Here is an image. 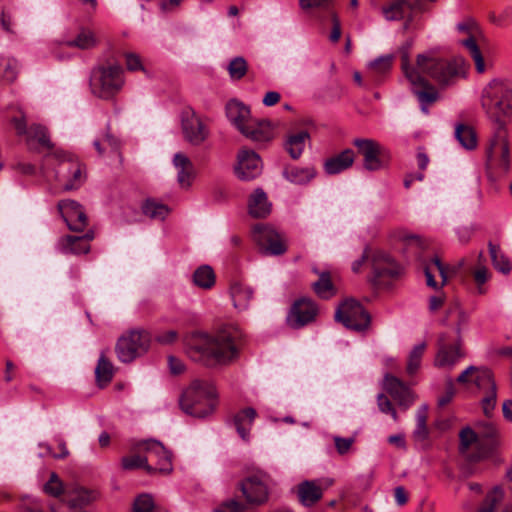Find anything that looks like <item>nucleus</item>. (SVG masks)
<instances>
[{"instance_id":"dca6fc26","label":"nucleus","mask_w":512,"mask_h":512,"mask_svg":"<svg viewBox=\"0 0 512 512\" xmlns=\"http://www.w3.org/2000/svg\"><path fill=\"white\" fill-rule=\"evenodd\" d=\"M353 145L363 156V165L369 171L383 168L390 158L388 150L375 140L357 138Z\"/></svg>"},{"instance_id":"8fccbe9b","label":"nucleus","mask_w":512,"mask_h":512,"mask_svg":"<svg viewBox=\"0 0 512 512\" xmlns=\"http://www.w3.org/2000/svg\"><path fill=\"white\" fill-rule=\"evenodd\" d=\"M394 60V55L387 54L378 57L369 64V68L375 74L376 81H379L381 76L390 72Z\"/></svg>"},{"instance_id":"864d4df0","label":"nucleus","mask_w":512,"mask_h":512,"mask_svg":"<svg viewBox=\"0 0 512 512\" xmlns=\"http://www.w3.org/2000/svg\"><path fill=\"white\" fill-rule=\"evenodd\" d=\"M227 70L231 79L240 80L246 75L248 65L243 57H235L229 62Z\"/></svg>"},{"instance_id":"c756f323","label":"nucleus","mask_w":512,"mask_h":512,"mask_svg":"<svg viewBox=\"0 0 512 512\" xmlns=\"http://www.w3.org/2000/svg\"><path fill=\"white\" fill-rule=\"evenodd\" d=\"M317 175L314 167H298L290 165L283 170V176L296 185H306Z\"/></svg>"},{"instance_id":"69168bd1","label":"nucleus","mask_w":512,"mask_h":512,"mask_svg":"<svg viewBox=\"0 0 512 512\" xmlns=\"http://www.w3.org/2000/svg\"><path fill=\"white\" fill-rule=\"evenodd\" d=\"M330 15L332 20V30L329 35V39L331 42L336 43L341 37V24L337 14L334 11H331Z\"/></svg>"},{"instance_id":"aec40b11","label":"nucleus","mask_w":512,"mask_h":512,"mask_svg":"<svg viewBox=\"0 0 512 512\" xmlns=\"http://www.w3.org/2000/svg\"><path fill=\"white\" fill-rule=\"evenodd\" d=\"M58 210L71 231L82 232L88 225V218L83 207L74 200H61Z\"/></svg>"},{"instance_id":"f03ea898","label":"nucleus","mask_w":512,"mask_h":512,"mask_svg":"<svg viewBox=\"0 0 512 512\" xmlns=\"http://www.w3.org/2000/svg\"><path fill=\"white\" fill-rule=\"evenodd\" d=\"M481 107L493 124L487 149L488 160L499 157L500 167L507 170L510 163L508 126H512V83L499 79L489 82L482 90Z\"/></svg>"},{"instance_id":"de8ad7c7","label":"nucleus","mask_w":512,"mask_h":512,"mask_svg":"<svg viewBox=\"0 0 512 512\" xmlns=\"http://www.w3.org/2000/svg\"><path fill=\"white\" fill-rule=\"evenodd\" d=\"M425 350L426 343L421 342L415 345L410 351L406 367L408 375L412 376L419 370Z\"/></svg>"},{"instance_id":"e433bc0d","label":"nucleus","mask_w":512,"mask_h":512,"mask_svg":"<svg viewBox=\"0 0 512 512\" xmlns=\"http://www.w3.org/2000/svg\"><path fill=\"white\" fill-rule=\"evenodd\" d=\"M132 455L124 456L121 459V466L123 470H136V469H144L148 474L153 475L152 465L147 463V457L143 452H138L135 450V444L132 447Z\"/></svg>"},{"instance_id":"c85d7f7f","label":"nucleus","mask_w":512,"mask_h":512,"mask_svg":"<svg viewBox=\"0 0 512 512\" xmlns=\"http://www.w3.org/2000/svg\"><path fill=\"white\" fill-rule=\"evenodd\" d=\"M97 499V493L83 487H74L66 491L68 506L75 510H82Z\"/></svg>"},{"instance_id":"393cba45","label":"nucleus","mask_w":512,"mask_h":512,"mask_svg":"<svg viewBox=\"0 0 512 512\" xmlns=\"http://www.w3.org/2000/svg\"><path fill=\"white\" fill-rule=\"evenodd\" d=\"M355 160V153L352 149H345L342 152L327 158L323 163L324 172L327 175H336L349 169Z\"/></svg>"},{"instance_id":"f8f14e48","label":"nucleus","mask_w":512,"mask_h":512,"mask_svg":"<svg viewBox=\"0 0 512 512\" xmlns=\"http://www.w3.org/2000/svg\"><path fill=\"white\" fill-rule=\"evenodd\" d=\"M462 337L452 338L447 333L439 336L434 365L438 368L452 369L463 357Z\"/></svg>"},{"instance_id":"5fc2aeb1","label":"nucleus","mask_w":512,"mask_h":512,"mask_svg":"<svg viewBox=\"0 0 512 512\" xmlns=\"http://www.w3.org/2000/svg\"><path fill=\"white\" fill-rule=\"evenodd\" d=\"M503 498V491L499 487H495L487 494L479 512H495L497 505Z\"/></svg>"},{"instance_id":"13d9d810","label":"nucleus","mask_w":512,"mask_h":512,"mask_svg":"<svg viewBox=\"0 0 512 512\" xmlns=\"http://www.w3.org/2000/svg\"><path fill=\"white\" fill-rule=\"evenodd\" d=\"M134 512H157L153 498L148 494L139 495L133 505Z\"/></svg>"},{"instance_id":"a211bd4d","label":"nucleus","mask_w":512,"mask_h":512,"mask_svg":"<svg viewBox=\"0 0 512 512\" xmlns=\"http://www.w3.org/2000/svg\"><path fill=\"white\" fill-rule=\"evenodd\" d=\"M252 236L260 250L266 255H281L286 252V246L281 236L272 227L256 225L253 228Z\"/></svg>"},{"instance_id":"338daca9","label":"nucleus","mask_w":512,"mask_h":512,"mask_svg":"<svg viewBox=\"0 0 512 512\" xmlns=\"http://www.w3.org/2000/svg\"><path fill=\"white\" fill-rule=\"evenodd\" d=\"M374 250L366 247L363 251L362 256L352 263L351 269L354 273H359L362 270L363 265L369 260L371 263V255Z\"/></svg>"},{"instance_id":"5701e85b","label":"nucleus","mask_w":512,"mask_h":512,"mask_svg":"<svg viewBox=\"0 0 512 512\" xmlns=\"http://www.w3.org/2000/svg\"><path fill=\"white\" fill-rule=\"evenodd\" d=\"M317 314V306L310 299L297 300L288 315V322L293 328H301L312 322Z\"/></svg>"},{"instance_id":"79ce46f5","label":"nucleus","mask_w":512,"mask_h":512,"mask_svg":"<svg viewBox=\"0 0 512 512\" xmlns=\"http://www.w3.org/2000/svg\"><path fill=\"white\" fill-rule=\"evenodd\" d=\"M95 375L97 382L100 385H106L111 382L114 375V368L112 363L105 357L104 353H102L99 357Z\"/></svg>"},{"instance_id":"09e8293b","label":"nucleus","mask_w":512,"mask_h":512,"mask_svg":"<svg viewBox=\"0 0 512 512\" xmlns=\"http://www.w3.org/2000/svg\"><path fill=\"white\" fill-rule=\"evenodd\" d=\"M64 45L82 50L91 49L96 45V38L93 32L83 29L74 40L65 41Z\"/></svg>"},{"instance_id":"9d476101","label":"nucleus","mask_w":512,"mask_h":512,"mask_svg":"<svg viewBox=\"0 0 512 512\" xmlns=\"http://www.w3.org/2000/svg\"><path fill=\"white\" fill-rule=\"evenodd\" d=\"M335 319L347 329L357 332L368 329L371 322L370 314L354 299H347L340 304L336 310Z\"/></svg>"},{"instance_id":"e2e57ef3","label":"nucleus","mask_w":512,"mask_h":512,"mask_svg":"<svg viewBox=\"0 0 512 512\" xmlns=\"http://www.w3.org/2000/svg\"><path fill=\"white\" fill-rule=\"evenodd\" d=\"M333 439L336 450L340 455H345L346 453H348V451L351 449L355 441L353 437L343 438L340 436H335Z\"/></svg>"},{"instance_id":"f257e3e1","label":"nucleus","mask_w":512,"mask_h":512,"mask_svg":"<svg viewBox=\"0 0 512 512\" xmlns=\"http://www.w3.org/2000/svg\"><path fill=\"white\" fill-rule=\"evenodd\" d=\"M412 40L403 43L398 53L401 60V70L411 85V90L417 97L421 110L428 113V106L438 99V91L426 77L439 85H449L463 73L462 59L447 60L437 56L434 51H426L416 56L415 63L409 59Z\"/></svg>"},{"instance_id":"473e14b6","label":"nucleus","mask_w":512,"mask_h":512,"mask_svg":"<svg viewBox=\"0 0 512 512\" xmlns=\"http://www.w3.org/2000/svg\"><path fill=\"white\" fill-rule=\"evenodd\" d=\"M424 273L426 276V283L429 287L434 289L438 288V283L435 280L436 273L441 277V286H443L448 279L447 267L441 262L438 257H434L429 263L424 265Z\"/></svg>"},{"instance_id":"052dcab7","label":"nucleus","mask_w":512,"mask_h":512,"mask_svg":"<svg viewBox=\"0 0 512 512\" xmlns=\"http://www.w3.org/2000/svg\"><path fill=\"white\" fill-rule=\"evenodd\" d=\"M20 509L25 512H44L40 500L25 496L21 499Z\"/></svg>"},{"instance_id":"b1692460","label":"nucleus","mask_w":512,"mask_h":512,"mask_svg":"<svg viewBox=\"0 0 512 512\" xmlns=\"http://www.w3.org/2000/svg\"><path fill=\"white\" fill-rule=\"evenodd\" d=\"M94 239V232L87 231L82 236L66 235L59 239L58 248L64 254H86L90 250L89 242Z\"/></svg>"},{"instance_id":"37998d69","label":"nucleus","mask_w":512,"mask_h":512,"mask_svg":"<svg viewBox=\"0 0 512 512\" xmlns=\"http://www.w3.org/2000/svg\"><path fill=\"white\" fill-rule=\"evenodd\" d=\"M488 248L494 268L503 274L510 273L511 264L508 258L501 252L500 247L489 242Z\"/></svg>"},{"instance_id":"bb28decb","label":"nucleus","mask_w":512,"mask_h":512,"mask_svg":"<svg viewBox=\"0 0 512 512\" xmlns=\"http://www.w3.org/2000/svg\"><path fill=\"white\" fill-rule=\"evenodd\" d=\"M226 116L228 120L239 130L245 131L243 128L250 121V109L237 100H231L226 105Z\"/></svg>"},{"instance_id":"6e6d98bb","label":"nucleus","mask_w":512,"mask_h":512,"mask_svg":"<svg viewBox=\"0 0 512 512\" xmlns=\"http://www.w3.org/2000/svg\"><path fill=\"white\" fill-rule=\"evenodd\" d=\"M0 66L3 68V77L8 82H13L18 73L19 64L14 58H3Z\"/></svg>"},{"instance_id":"4c0bfd02","label":"nucleus","mask_w":512,"mask_h":512,"mask_svg":"<svg viewBox=\"0 0 512 512\" xmlns=\"http://www.w3.org/2000/svg\"><path fill=\"white\" fill-rule=\"evenodd\" d=\"M230 295L234 307L238 310H245L252 299L253 290L245 284L234 283L230 288Z\"/></svg>"},{"instance_id":"2f4dec72","label":"nucleus","mask_w":512,"mask_h":512,"mask_svg":"<svg viewBox=\"0 0 512 512\" xmlns=\"http://www.w3.org/2000/svg\"><path fill=\"white\" fill-rule=\"evenodd\" d=\"M323 495V491L314 481H303L298 485V497L302 505L310 507L318 502Z\"/></svg>"},{"instance_id":"f704fd0d","label":"nucleus","mask_w":512,"mask_h":512,"mask_svg":"<svg viewBox=\"0 0 512 512\" xmlns=\"http://www.w3.org/2000/svg\"><path fill=\"white\" fill-rule=\"evenodd\" d=\"M413 10V2L409 0H394L382 8L383 15L388 21L401 20L407 12Z\"/></svg>"},{"instance_id":"603ef678","label":"nucleus","mask_w":512,"mask_h":512,"mask_svg":"<svg viewBox=\"0 0 512 512\" xmlns=\"http://www.w3.org/2000/svg\"><path fill=\"white\" fill-rule=\"evenodd\" d=\"M428 417V406L422 405L416 413V428L414 430V437L418 440H425L428 437V428L426 425Z\"/></svg>"},{"instance_id":"2eb2a0df","label":"nucleus","mask_w":512,"mask_h":512,"mask_svg":"<svg viewBox=\"0 0 512 512\" xmlns=\"http://www.w3.org/2000/svg\"><path fill=\"white\" fill-rule=\"evenodd\" d=\"M476 434L480 440L478 451L469 456V460L476 462L491 456L500 446V436L497 427L490 421H481L476 424Z\"/></svg>"},{"instance_id":"f3484780","label":"nucleus","mask_w":512,"mask_h":512,"mask_svg":"<svg viewBox=\"0 0 512 512\" xmlns=\"http://www.w3.org/2000/svg\"><path fill=\"white\" fill-rule=\"evenodd\" d=\"M181 128L184 139L194 146L202 144L209 135L206 125L191 108H185L182 111Z\"/></svg>"},{"instance_id":"6e6552de","label":"nucleus","mask_w":512,"mask_h":512,"mask_svg":"<svg viewBox=\"0 0 512 512\" xmlns=\"http://www.w3.org/2000/svg\"><path fill=\"white\" fill-rule=\"evenodd\" d=\"M402 274V267L388 253L374 250L371 255L369 282L375 287H388Z\"/></svg>"},{"instance_id":"cd10ccee","label":"nucleus","mask_w":512,"mask_h":512,"mask_svg":"<svg viewBox=\"0 0 512 512\" xmlns=\"http://www.w3.org/2000/svg\"><path fill=\"white\" fill-rule=\"evenodd\" d=\"M309 140L310 134L307 130L288 133L284 143L285 150L292 159L297 160L303 154Z\"/></svg>"},{"instance_id":"4be33fe9","label":"nucleus","mask_w":512,"mask_h":512,"mask_svg":"<svg viewBox=\"0 0 512 512\" xmlns=\"http://www.w3.org/2000/svg\"><path fill=\"white\" fill-rule=\"evenodd\" d=\"M384 389L403 410H407L415 401V396L410 388L393 375L385 376Z\"/></svg>"},{"instance_id":"4468645a","label":"nucleus","mask_w":512,"mask_h":512,"mask_svg":"<svg viewBox=\"0 0 512 512\" xmlns=\"http://www.w3.org/2000/svg\"><path fill=\"white\" fill-rule=\"evenodd\" d=\"M238 488L248 505L261 506L269 499L270 479L265 474L251 475L244 478Z\"/></svg>"},{"instance_id":"ea45409f","label":"nucleus","mask_w":512,"mask_h":512,"mask_svg":"<svg viewBox=\"0 0 512 512\" xmlns=\"http://www.w3.org/2000/svg\"><path fill=\"white\" fill-rule=\"evenodd\" d=\"M455 138L467 150H473L477 146L476 133L468 125L458 124L455 128Z\"/></svg>"},{"instance_id":"680f3d73","label":"nucleus","mask_w":512,"mask_h":512,"mask_svg":"<svg viewBox=\"0 0 512 512\" xmlns=\"http://www.w3.org/2000/svg\"><path fill=\"white\" fill-rule=\"evenodd\" d=\"M246 506L235 500L231 499L224 502L219 508L215 509L214 512H245Z\"/></svg>"},{"instance_id":"1a4fd4ad","label":"nucleus","mask_w":512,"mask_h":512,"mask_svg":"<svg viewBox=\"0 0 512 512\" xmlns=\"http://www.w3.org/2000/svg\"><path fill=\"white\" fill-rule=\"evenodd\" d=\"M151 337L143 329L131 330L120 337L116 344V354L123 363H130L149 349Z\"/></svg>"},{"instance_id":"ddd939ff","label":"nucleus","mask_w":512,"mask_h":512,"mask_svg":"<svg viewBox=\"0 0 512 512\" xmlns=\"http://www.w3.org/2000/svg\"><path fill=\"white\" fill-rule=\"evenodd\" d=\"M456 30L460 34L467 35L460 43L468 51L474 60L475 68L478 73L485 71V62L476 40L482 35V30L475 19L467 17L456 24Z\"/></svg>"},{"instance_id":"0e129e2a","label":"nucleus","mask_w":512,"mask_h":512,"mask_svg":"<svg viewBox=\"0 0 512 512\" xmlns=\"http://www.w3.org/2000/svg\"><path fill=\"white\" fill-rule=\"evenodd\" d=\"M126 67L129 71H145L140 56L129 52L125 54Z\"/></svg>"},{"instance_id":"bf43d9fd","label":"nucleus","mask_w":512,"mask_h":512,"mask_svg":"<svg viewBox=\"0 0 512 512\" xmlns=\"http://www.w3.org/2000/svg\"><path fill=\"white\" fill-rule=\"evenodd\" d=\"M377 404L382 413L390 414L394 421H398V414L387 396L379 394Z\"/></svg>"},{"instance_id":"7ed1b4c3","label":"nucleus","mask_w":512,"mask_h":512,"mask_svg":"<svg viewBox=\"0 0 512 512\" xmlns=\"http://www.w3.org/2000/svg\"><path fill=\"white\" fill-rule=\"evenodd\" d=\"M240 338V331L232 326H225L213 335L194 333L188 342V353L193 360L206 365L224 364L237 356Z\"/></svg>"},{"instance_id":"3c124183","label":"nucleus","mask_w":512,"mask_h":512,"mask_svg":"<svg viewBox=\"0 0 512 512\" xmlns=\"http://www.w3.org/2000/svg\"><path fill=\"white\" fill-rule=\"evenodd\" d=\"M448 317L454 318V331H455V337L459 338L462 337V331L467 327L469 316L467 313H465L463 310H461L458 306H454L449 309L448 311Z\"/></svg>"},{"instance_id":"c9c22d12","label":"nucleus","mask_w":512,"mask_h":512,"mask_svg":"<svg viewBox=\"0 0 512 512\" xmlns=\"http://www.w3.org/2000/svg\"><path fill=\"white\" fill-rule=\"evenodd\" d=\"M249 213L255 218H263L270 213V204L262 189H256L250 196Z\"/></svg>"},{"instance_id":"a18cd8bd","label":"nucleus","mask_w":512,"mask_h":512,"mask_svg":"<svg viewBox=\"0 0 512 512\" xmlns=\"http://www.w3.org/2000/svg\"><path fill=\"white\" fill-rule=\"evenodd\" d=\"M459 438V451L461 454L465 455L469 459V456L473 454L469 453V448L472 445H475L476 451H478V442L480 441L478 439L479 437L477 436L476 432L473 429H471L470 427H466L460 431Z\"/></svg>"},{"instance_id":"20e7f679","label":"nucleus","mask_w":512,"mask_h":512,"mask_svg":"<svg viewBox=\"0 0 512 512\" xmlns=\"http://www.w3.org/2000/svg\"><path fill=\"white\" fill-rule=\"evenodd\" d=\"M217 392L214 384L205 379H195L183 391L179 404L182 411L190 416L205 418L217 406Z\"/></svg>"},{"instance_id":"a878e982","label":"nucleus","mask_w":512,"mask_h":512,"mask_svg":"<svg viewBox=\"0 0 512 512\" xmlns=\"http://www.w3.org/2000/svg\"><path fill=\"white\" fill-rule=\"evenodd\" d=\"M173 164L177 169V180L180 186L190 187L195 177V168L191 160L183 153H176Z\"/></svg>"},{"instance_id":"774afa93","label":"nucleus","mask_w":512,"mask_h":512,"mask_svg":"<svg viewBox=\"0 0 512 512\" xmlns=\"http://www.w3.org/2000/svg\"><path fill=\"white\" fill-rule=\"evenodd\" d=\"M178 339V333L175 330H168L159 333L156 336V341L163 345H169L174 343Z\"/></svg>"},{"instance_id":"412c9836","label":"nucleus","mask_w":512,"mask_h":512,"mask_svg":"<svg viewBox=\"0 0 512 512\" xmlns=\"http://www.w3.org/2000/svg\"><path fill=\"white\" fill-rule=\"evenodd\" d=\"M11 123L13 124L18 135L26 136V140L29 145L31 141L36 140L43 147H52L46 128L38 124H33L28 128L25 117L22 114V112L19 113V116H14L11 119Z\"/></svg>"},{"instance_id":"6ab92c4d","label":"nucleus","mask_w":512,"mask_h":512,"mask_svg":"<svg viewBox=\"0 0 512 512\" xmlns=\"http://www.w3.org/2000/svg\"><path fill=\"white\" fill-rule=\"evenodd\" d=\"M262 172V161L253 150L242 148L237 155L235 174L242 181H251Z\"/></svg>"},{"instance_id":"c03bdc74","label":"nucleus","mask_w":512,"mask_h":512,"mask_svg":"<svg viewBox=\"0 0 512 512\" xmlns=\"http://www.w3.org/2000/svg\"><path fill=\"white\" fill-rule=\"evenodd\" d=\"M400 239L403 243L404 250L414 255L416 258L420 257V253L425 249L426 243L417 235L402 233Z\"/></svg>"},{"instance_id":"72a5a7b5","label":"nucleus","mask_w":512,"mask_h":512,"mask_svg":"<svg viewBox=\"0 0 512 512\" xmlns=\"http://www.w3.org/2000/svg\"><path fill=\"white\" fill-rule=\"evenodd\" d=\"M257 413L254 408L248 407L239 411L233 419L237 433L243 440H248L249 433Z\"/></svg>"},{"instance_id":"58836bf2","label":"nucleus","mask_w":512,"mask_h":512,"mask_svg":"<svg viewBox=\"0 0 512 512\" xmlns=\"http://www.w3.org/2000/svg\"><path fill=\"white\" fill-rule=\"evenodd\" d=\"M314 272L319 276V279L312 285L315 293L322 299L333 297L336 294V288L332 283L330 273L327 271L318 272L316 269Z\"/></svg>"},{"instance_id":"9b49d317","label":"nucleus","mask_w":512,"mask_h":512,"mask_svg":"<svg viewBox=\"0 0 512 512\" xmlns=\"http://www.w3.org/2000/svg\"><path fill=\"white\" fill-rule=\"evenodd\" d=\"M135 450L145 454L147 463L152 465L153 474H169L172 472V454L161 442L156 440L140 441L135 444Z\"/></svg>"},{"instance_id":"39448f33","label":"nucleus","mask_w":512,"mask_h":512,"mask_svg":"<svg viewBox=\"0 0 512 512\" xmlns=\"http://www.w3.org/2000/svg\"><path fill=\"white\" fill-rule=\"evenodd\" d=\"M456 382L461 385H475L483 392L481 407L484 415L491 418L497 402V385L492 371L484 366H468L456 378Z\"/></svg>"},{"instance_id":"a19ab883","label":"nucleus","mask_w":512,"mask_h":512,"mask_svg":"<svg viewBox=\"0 0 512 512\" xmlns=\"http://www.w3.org/2000/svg\"><path fill=\"white\" fill-rule=\"evenodd\" d=\"M193 283L203 289H210L215 284V274L208 265L200 266L193 273Z\"/></svg>"},{"instance_id":"49530a36","label":"nucleus","mask_w":512,"mask_h":512,"mask_svg":"<svg viewBox=\"0 0 512 512\" xmlns=\"http://www.w3.org/2000/svg\"><path fill=\"white\" fill-rule=\"evenodd\" d=\"M143 213L151 219L164 220L169 213V208L153 199H148L142 206Z\"/></svg>"},{"instance_id":"423d86ee","label":"nucleus","mask_w":512,"mask_h":512,"mask_svg":"<svg viewBox=\"0 0 512 512\" xmlns=\"http://www.w3.org/2000/svg\"><path fill=\"white\" fill-rule=\"evenodd\" d=\"M51 163L56 164L55 178L65 191L76 190L82 186L86 176L82 164L75 156L56 150L46 155L43 168Z\"/></svg>"},{"instance_id":"4d7b16f0","label":"nucleus","mask_w":512,"mask_h":512,"mask_svg":"<svg viewBox=\"0 0 512 512\" xmlns=\"http://www.w3.org/2000/svg\"><path fill=\"white\" fill-rule=\"evenodd\" d=\"M43 490L52 497H59L64 493L63 483L56 473H51L50 479L44 485Z\"/></svg>"},{"instance_id":"7c9ffc66","label":"nucleus","mask_w":512,"mask_h":512,"mask_svg":"<svg viewBox=\"0 0 512 512\" xmlns=\"http://www.w3.org/2000/svg\"><path fill=\"white\" fill-rule=\"evenodd\" d=\"M240 131L247 138L256 142H266L272 138V130L268 122H258L250 119L247 125Z\"/></svg>"},{"instance_id":"0eeeda50","label":"nucleus","mask_w":512,"mask_h":512,"mask_svg":"<svg viewBox=\"0 0 512 512\" xmlns=\"http://www.w3.org/2000/svg\"><path fill=\"white\" fill-rule=\"evenodd\" d=\"M124 70L117 63L101 64L94 67L90 75L92 93L105 100L113 98L124 85Z\"/></svg>"}]
</instances>
